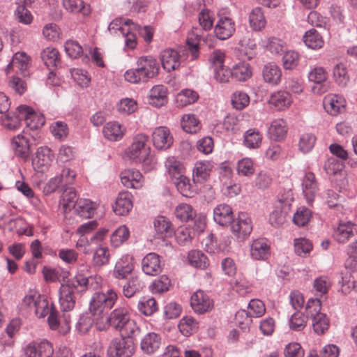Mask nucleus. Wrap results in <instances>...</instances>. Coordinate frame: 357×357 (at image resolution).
Instances as JSON below:
<instances>
[{
  "instance_id": "obj_63",
  "label": "nucleus",
  "mask_w": 357,
  "mask_h": 357,
  "mask_svg": "<svg viewBox=\"0 0 357 357\" xmlns=\"http://www.w3.org/2000/svg\"><path fill=\"white\" fill-rule=\"evenodd\" d=\"M306 324L307 317H305L299 312L294 313L289 320V328L295 331H303L305 328Z\"/></svg>"
},
{
  "instance_id": "obj_1",
  "label": "nucleus",
  "mask_w": 357,
  "mask_h": 357,
  "mask_svg": "<svg viewBox=\"0 0 357 357\" xmlns=\"http://www.w3.org/2000/svg\"><path fill=\"white\" fill-rule=\"evenodd\" d=\"M148 141L149 137L144 134L135 135L127 152L128 157L136 163H141L145 172L151 170L155 165L150 147L147 146Z\"/></svg>"
},
{
  "instance_id": "obj_48",
  "label": "nucleus",
  "mask_w": 357,
  "mask_h": 357,
  "mask_svg": "<svg viewBox=\"0 0 357 357\" xmlns=\"http://www.w3.org/2000/svg\"><path fill=\"white\" fill-rule=\"evenodd\" d=\"M183 130L188 133H197L201 128L199 121L195 114H184L181 120Z\"/></svg>"
},
{
  "instance_id": "obj_62",
  "label": "nucleus",
  "mask_w": 357,
  "mask_h": 357,
  "mask_svg": "<svg viewBox=\"0 0 357 357\" xmlns=\"http://www.w3.org/2000/svg\"><path fill=\"white\" fill-rule=\"evenodd\" d=\"M312 216L311 211L306 207L299 208L293 216V222L298 227H303L310 220Z\"/></svg>"
},
{
  "instance_id": "obj_13",
  "label": "nucleus",
  "mask_w": 357,
  "mask_h": 357,
  "mask_svg": "<svg viewBox=\"0 0 357 357\" xmlns=\"http://www.w3.org/2000/svg\"><path fill=\"white\" fill-rule=\"evenodd\" d=\"M153 146L158 150L165 151L169 149L174 142V138L168 128L165 126L157 127L152 133Z\"/></svg>"
},
{
  "instance_id": "obj_29",
  "label": "nucleus",
  "mask_w": 357,
  "mask_h": 357,
  "mask_svg": "<svg viewBox=\"0 0 357 357\" xmlns=\"http://www.w3.org/2000/svg\"><path fill=\"white\" fill-rule=\"evenodd\" d=\"M355 225L351 221L340 220L337 228L334 229L333 236L339 243H345L354 236Z\"/></svg>"
},
{
  "instance_id": "obj_4",
  "label": "nucleus",
  "mask_w": 357,
  "mask_h": 357,
  "mask_svg": "<svg viewBox=\"0 0 357 357\" xmlns=\"http://www.w3.org/2000/svg\"><path fill=\"white\" fill-rule=\"evenodd\" d=\"M102 280L100 276L91 274L88 265L80 266L75 275L68 280L82 294L89 289L95 290L100 287Z\"/></svg>"
},
{
  "instance_id": "obj_64",
  "label": "nucleus",
  "mask_w": 357,
  "mask_h": 357,
  "mask_svg": "<svg viewBox=\"0 0 357 357\" xmlns=\"http://www.w3.org/2000/svg\"><path fill=\"white\" fill-rule=\"evenodd\" d=\"M266 48L272 54H281L284 52L285 43L276 37H270L266 43Z\"/></svg>"
},
{
  "instance_id": "obj_49",
  "label": "nucleus",
  "mask_w": 357,
  "mask_h": 357,
  "mask_svg": "<svg viewBox=\"0 0 357 357\" xmlns=\"http://www.w3.org/2000/svg\"><path fill=\"white\" fill-rule=\"evenodd\" d=\"M249 22L250 26L255 31H260L264 28L266 21L261 8L256 7L252 10L249 16Z\"/></svg>"
},
{
  "instance_id": "obj_11",
  "label": "nucleus",
  "mask_w": 357,
  "mask_h": 357,
  "mask_svg": "<svg viewBox=\"0 0 357 357\" xmlns=\"http://www.w3.org/2000/svg\"><path fill=\"white\" fill-rule=\"evenodd\" d=\"M24 353L26 357H52L54 349L52 344L46 340L33 341L28 344Z\"/></svg>"
},
{
  "instance_id": "obj_10",
  "label": "nucleus",
  "mask_w": 357,
  "mask_h": 357,
  "mask_svg": "<svg viewBox=\"0 0 357 357\" xmlns=\"http://www.w3.org/2000/svg\"><path fill=\"white\" fill-rule=\"evenodd\" d=\"M310 82H313L314 85L312 90L314 93L323 94L328 91L329 83L327 79V72L323 67H314L308 73Z\"/></svg>"
},
{
  "instance_id": "obj_51",
  "label": "nucleus",
  "mask_w": 357,
  "mask_h": 357,
  "mask_svg": "<svg viewBox=\"0 0 357 357\" xmlns=\"http://www.w3.org/2000/svg\"><path fill=\"white\" fill-rule=\"evenodd\" d=\"M314 332L320 335L328 331L330 326V320L326 314H319L316 317L310 318Z\"/></svg>"
},
{
  "instance_id": "obj_2",
  "label": "nucleus",
  "mask_w": 357,
  "mask_h": 357,
  "mask_svg": "<svg viewBox=\"0 0 357 357\" xmlns=\"http://www.w3.org/2000/svg\"><path fill=\"white\" fill-rule=\"evenodd\" d=\"M111 326L121 333V335L138 337L141 329L134 319L130 317L129 310L126 307L114 310L107 319Z\"/></svg>"
},
{
  "instance_id": "obj_5",
  "label": "nucleus",
  "mask_w": 357,
  "mask_h": 357,
  "mask_svg": "<svg viewBox=\"0 0 357 357\" xmlns=\"http://www.w3.org/2000/svg\"><path fill=\"white\" fill-rule=\"evenodd\" d=\"M137 337L121 335L113 339L107 349L109 357H131L135 350V340Z\"/></svg>"
},
{
  "instance_id": "obj_61",
  "label": "nucleus",
  "mask_w": 357,
  "mask_h": 357,
  "mask_svg": "<svg viewBox=\"0 0 357 357\" xmlns=\"http://www.w3.org/2000/svg\"><path fill=\"white\" fill-rule=\"evenodd\" d=\"M299 54L294 50L285 52L282 56L283 67L286 70H293L297 67L299 63Z\"/></svg>"
},
{
  "instance_id": "obj_24",
  "label": "nucleus",
  "mask_w": 357,
  "mask_h": 357,
  "mask_svg": "<svg viewBox=\"0 0 357 357\" xmlns=\"http://www.w3.org/2000/svg\"><path fill=\"white\" fill-rule=\"evenodd\" d=\"M345 100L339 95L329 94L324 99V107L326 111L333 116H336L344 111Z\"/></svg>"
},
{
  "instance_id": "obj_39",
  "label": "nucleus",
  "mask_w": 357,
  "mask_h": 357,
  "mask_svg": "<svg viewBox=\"0 0 357 357\" xmlns=\"http://www.w3.org/2000/svg\"><path fill=\"white\" fill-rule=\"evenodd\" d=\"M303 42L307 47L312 50L321 49L324 45L323 37L314 29L305 32L303 36Z\"/></svg>"
},
{
  "instance_id": "obj_45",
  "label": "nucleus",
  "mask_w": 357,
  "mask_h": 357,
  "mask_svg": "<svg viewBox=\"0 0 357 357\" xmlns=\"http://www.w3.org/2000/svg\"><path fill=\"white\" fill-rule=\"evenodd\" d=\"M174 215L181 222H188L193 220L196 216V211L191 205L182 203L176 207Z\"/></svg>"
},
{
  "instance_id": "obj_25",
  "label": "nucleus",
  "mask_w": 357,
  "mask_h": 357,
  "mask_svg": "<svg viewBox=\"0 0 357 357\" xmlns=\"http://www.w3.org/2000/svg\"><path fill=\"white\" fill-rule=\"evenodd\" d=\"M162 343L160 334L150 332L144 336L140 342L142 351L146 354H152L158 350Z\"/></svg>"
},
{
  "instance_id": "obj_47",
  "label": "nucleus",
  "mask_w": 357,
  "mask_h": 357,
  "mask_svg": "<svg viewBox=\"0 0 357 357\" xmlns=\"http://www.w3.org/2000/svg\"><path fill=\"white\" fill-rule=\"evenodd\" d=\"M243 144L249 149H257L259 147L261 141L262 135L256 129H249L244 134Z\"/></svg>"
},
{
  "instance_id": "obj_26",
  "label": "nucleus",
  "mask_w": 357,
  "mask_h": 357,
  "mask_svg": "<svg viewBox=\"0 0 357 357\" xmlns=\"http://www.w3.org/2000/svg\"><path fill=\"white\" fill-rule=\"evenodd\" d=\"M132 197L128 192H120L113 206L114 212L118 215H126L133 206Z\"/></svg>"
},
{
  "instance_id": "obj_17",
  "label": "nucleus",
  "mask_w": 357,
  "mask_h": 357,
  "mask_svg": "<svg viewBox=\"0 0 357 357\" xmlns=\"http://www.w3.org/2000/svg\"><path fill=\"white\" fill-rule=\"evenodd\" d=\"M250 256L254 260L266 261L271 256V245L267 238H259L250 245Z\"/></svg>"
},
{
  "instance_id": "obj_56",
  "label": "nucleus",
  "mask_w": 357,
  "mask_h": 357,
  "mask_svg": "<svg viewBox=\"0 0 357 357\" xmlns=\"http://www.w3.org/2000/svg\"><path fill=\"white\" fill-rule=\"evenodd\" d=\"M110 253L107 248L100 247L96 249L93 257V264L96 267H101L109 261Z\"/></svg>"
},
{
  "instance_id": "obj_22",
  "label": "nucleus",
  "mask_w": 357,
  "mask_h": 357,
  "mask_svg": "<svg viewBox=\"0 0 357 357\" xmlns=\"http://www.w3.org/2000/svg\"><path fill=\"white\" fill-rule=\"evenodd\" d=\"M162 68L167 72H171L179 68L181 65L180 55L173 49H165L160 55Z\"/></svg>"
},
{
  "instance_id": "obj_41",
  "label": "nucleus",
  "mask_w": 357,
  "mask_h": 357,
  "mask_svg": "<svg viewBox=\"0 0 357 357\" xmlns=\"http://www.w3.org/2000/svg\"><path fill=\"white\" fill-rule=\"evenodd\" d=\"M287 129L286 123L283 119L274 120L268 129L271 137L276 141L283 139L287 135Z\"/></svg>"
},
{
  "instance_id": "obj_57",
  "label": "nucleus",
  "mask_w": 357,
  "mask_h": 357,
  "mask_svg": "<svg viewBox=\"0 0 357 357\" xmlns=\"http://www.w3.org/2000/svg\"><path fill=\"white\" fill-rule=\"evenodd\" d=\"M36 304L33 311L38 318L45 317L52 311V304L50 305L47 299L40 294Z\"/></svg>"
},
{
  "instance_id": "obj_50",
  "label": "nucleus",
  "mask_w": 357,
  "mask_h": 357,
  "mask_svg": "<svg viewBox=\"0 0 357 357\" xmlns=\"http://www.w3.org/2000/svg\"><path fill=\"white\" fill-rule=\"evenodd\" d=\"M199 98L198 93L192 89H183L176 97L178 107H184L195 102Z\"/></svg>"
},
{
  "instance_id": "obj_6",
  "label": "nucleus",
  "mask_w": 357,
  "mask_h": 357,
  "mask_svg": "<svg viewBox=\"0 0 357 357\" xmlns=\"http://www.w3.org/2000/svg\"><path fill=\"white\" fill-rule=\"evenodd\" d=\"M82 295L73 283L66 280L61 284L59 289V302L61 310L64 312L72 310L75 307L77 298Z\"/></svg>"
},
{
  "instance_id": "obj_23",
  "label": "nucleus",
  "mask_w": 357,
  "mask_h": 357,
  "mask_svg": "<svg viewBox=\"0 0 357 357\" xmlns=\"http://www.w3.org/2000/svg\"><path fill=\"white\" fill-rule=\"evenodd\" d=\"M234 219L232 208L228 204H221L213 209V220L219 225H230Z\"/></svg>"
},
{
  "instance_id": "obj_21",
  "label": "nucleus",
  "mask_w": 357,
  "mask_h": 357,
  "mask_svg": "<svg viewBox=\"0 0 357 357\" xmlns=\"http://www.w3.org/2000/svg\"><path fill=\"white\" fill-rule=\"evenodd\" d=\"M302 190L308 204H312L318 191V183L314 174L308 172L305 174L302 180Z\"/></svg>"
},
{
  "instance_id": "obj_32",
  "label": "nucleus",
  "mask_w": 357,
  "mask_h": 357,
  "mask_svg": "<svg viewBox=\"0 0 357 357\" xmlns=\"http://www.w3.org/2000/svg\"><path fill=\"white\" fill-rule=\"evenodd\" d=\"M153 225L156 233L161 238L170 237L174 233L171 221L165 216L160 215L155 218Z\"/></svg>"
},
{
  "instance_id": "obj_40",
  "label": "nucleus",
  "mask_w": 357,
  "mask_h": 357,
  "mask_svg": "<svg viewBox=\"0 0 357 357\" xmlns=\"http://www.w3.org/2000/svg\"><path fill=\"white\" fill-rule=\"evenodd\" d=\"M137 308L140 313L148 317L157 312L158 306L153 297L143 296L138 303Z\"/></svg>"
},
{
  "instance_id": "obj_34",
  "label": "nucleus",
  "mask_w": 357,
  "mask_h": 357,
  "mask_svg": "<svg viewBox=\"0 0 357 357\" xmlns=\"http://www.w3.org/2000/svg\"><path fill=\"white\" fill-rule=\"evenodd\" d=\"M63 6L67 11L75 14L80 13L83 17L91 13L90 6L83 0H63Z\"/></svg>"
},
{
  "instance_id": "obj_20",
  "label": "nucleus",
  "mask_w": 357,
  "mask_h": 357,
  "mask_svg": "<svg viewBox=\"0 0 357 357\" xmlns=\"http://www.w3.org/2000/svg\"><path fill=\"white\" fill-rule=\"evenodd\" d=\"M236 31L234 21L228 17H220L214 27L215 36L222 40L229 38Z\"/></svg>"
},
{
  "instance_id": "obj_44",
  "label": "nucleus",
  "mask_w": 357,
  "mask_h": 357,
  "mask_svg": "<svg viewBox=\"0 0 357 357\" xmlns=\"http://www.w3.org/2000/svg\"><path fill=\"white\" fill-rule=\"evenodd\" d=\"M188 258L190 264L195 268L205 269L209 265L208 257L200 250H191Z\"/></svg>"
},
{
  "instance_id": "obj_33",
  "label": "nucleus",
  "mask_w": 357,
  "mask_h": 357,
  "mask_svg": "<svg viewBox=\"0 0 357 357\" xmlns=\"http://www.w3.org/2000/svg\"><path fill=\"white\" fill-rule=\"evenodd\" d=\"M211 171V165L208 161L197 162L192 172L193 181L195 183H203L206 181Z\"/></svg>"
},
{
  "instance_id": "obj_9",
  "label": "nucleus",
  "mask_w": 357,
  "mask_h": 357,
  "mask_svg": "<svg viewBox=\"0 0 357 357\" xmlns=\"http://www.w3.org/2000/svg\"><path fill=\"white\" fill-rule=\"evenodd\" d=\"M232 233L240 240L245 239L252 231V223L247 213L241 212L231 225Z\"/></svg>"
},
{
  "instance_id": "obj_30",
  "label": "nucleus",
  "mask_w": 357,
  "mask_h": 357,
  "mask_svg": "<svg viewBox=\"0 0 357 357\" xmlns=\"http://www.w3.org/2000/svg\"><path fill=\"white\" fill-rule=\"evenodd\" d=\"M149 102L156 107H160L167 102V89L164 85L154 86L150 91Z\"/></svg>"
},
{
  "instance_id": "obj_8",
  "label": "nucleus",
  "mask_w": 357,
  "mask_h": 357,
  "mask_svg": "<svg viewBox=\"0 0 357 357\" xmlns=\"http://www.w3.org/2000/svg\"><path fill=\"white\" fill-rule=\"evenodd\" d=\"M15 114L20 122L24 121L31 130L38 129L44 125L43 118H38L34 110L27 105H21L17 107Z\"/></svg>"
},
{
  "instance_id": "obj_55",
  "label": "nucleus",
  "mask_w": 357,
  "mask_h": 357,
  "mask_svg": "<svg viewBox=\"0 0 357 357\" xmlns=\"http://www.w3.org/2000/svg\"><path fill=\"white\" fill-rule=\"evenodd\" d=\"M214 20V14L209 9L204 8L199 13V24L204 31H209L212 29Z\"/></svg>"
},
{
  "instance_id": "obj_36",
  "label": "nucleus",
  "mask_w": 357,
  "mask_h": 357,
  "mask_svg": "<svg viewBox=\"0 0 357 357\" xmlns=\"http://www.w3.org/2000/svg\"><path fill=\"white\" fill-rule=\"evenodd\" d=\"M262 75L265 82L276 85L280 82L282 72L276 64L269 63L264 66Z\"/></svg>"
},
{
  "instance_id": "obj_18",
  "label": "nucleus",
  "mask_w": 357,
  "mask_h": 357,
  "mask_svg": "<svg viewBox=\"0 0 357 357\" xmlns=\"http://www.w3.org/2000/svg\"><path fill=\"white\" fill-rule=\"evenodd\" d=\"M11 148L15 156L26 161L31 155V148L26 136L19 134L11 139Z\"/></svg>"
},
{
  "instance_id": "obj_59",
  "label": "nucleus",
  "mask_w": 357,
  "mask_h": 357,
  "mask_svg": "<svg viewBox=\"0 0 357 357\" xmlns=\"http://www.w3.org/2000/svg\"><path fill=\"white\" fill-rule=\"evenodd\" d=\"M132 23L131 20H123L122 18H116L112 21L108 26V30L112 34H116L119 32L122 36L125 35L126 31L129 29V26Z\"/></svg>"
},
{
  "instance_id": "obj_28",
  "label": "nucleus",
  "mask_w": 357,
  "mask_h": 357,
  "mask_svg": "<svg viewBox=\"0 0 357 357\" xmlns=\"http://www.w3.org/2000/svg\"><path fill=\"white\" fill-rule=\"evenodd\" d=\"M74 213L82 218H91L97 209V204L89 199H79L74 204Z\"/></svg>"
},
{
  "instance_id": "obj_16",
  "label": "nucleus",
  "mask_w": 357,
  "mask_h": 357,
  "mask_svg": "<svg viewBox=\"0 0 357 357\" xmlns=\"http://www.w3.org/2000/svg\"><path fill=\"white\" fill-rule=\"evenodd\" d=\"M53 158L54 155L50 149L47 146L40 147L32 160L33 169L38 172H45L51 165Z\"/></svg>"
},
{
  "instance_id": "obj_12",
  "label": "nucleus",
  "mask_w": 357,
  "mask_h": 357,
  "mask_svg": "<svg viewBox=\"0 0 357 357\" xmlns=\"http://www.w3.org/2000/svg\"><path fill=\"white\" fill-rule=\"evenodd\" d=\"M164 262L161 257L155 252H149L142 260V271L148 275L155 276L160 274L163 268Z\"/></svg>"
},
{
  "instance_id": "obj_35",
  "label": "nucleus",
  "mask_w": 357,
  "mask_h": 357,
  "mask_svg": "<svg viewBox=\"0 0 357 357\" xmlns=\"http://www.w3.org/2000/svg\"><path fill=\"white\" fill-rule=\"evenodd\" d=\"M13 63L19 73L24 77L29 75V69L31 65V58L24 52H17L13 56Z\"/></svg>"
},
{
  "instance_id": "obj_54",
  "label": "nucleus",
  "mask_w": 357,
  "mask_h": 357,
  "mask_svg": "<svg viewBox=\"0 0 357 357\" xmlns=\"http://www.w3.org/2000/svg\"><path fill=\"white\" fill-rule=\"evenodd\" d=\"M129 236L130 231L126 226L119 227L111 235L110 242L112 246L114 248L119 247L128 238Z\"/></svg>"
},
{
  "instance_id": "obj_43",
  "label": "nucleus",
  "mask_w": 357,
  "mask_h": 357,
  "mask_svg": "<svg viewBox=\"0 0 357 357\" xmlns=\"http://www.w3.org/2000/svg\"><path fill=\"white\" fill-rule=\"evenodd\" d=\"M62 205L65 212L70 211L74 208V204H77V192L74 188L71 186L63 187Z\"/></svg>"
},
{
  "instance_id": "obj_53",
  "label": "nucleus",
  "mask_w": 357,
  "mask_h": 357,
  "mask_svg": "<svg viewBox=\"0 0 357 357\" xmlns=\"http://www.w3.org/2000/svg\"><path fill=\"white\" fill-rule=\"evenodd\" d=\"M178 327L183 335L189 336L197 331L198 323L193 317L186 316L180 320Z\"/></svg>"
},
{
  "instance_id": "obj_37",
  "label": "nucleus",
  "mask_w": 357,
  "mask_h": 357,
  "mask_svg": "<svg viewBox=\"0 0 357 357\" xmlns=\"http://www.w3.org/2000/svg\"><path fill=\"white\" fill-rule=\"evenodd\" d=\"M269 102L278 110H282L289 107L292 102L290 93L286 91H279L271 95Z\"/></svg>"
},
{
  "instance_id": "obj_38",
  "label": "nucleus",
  "mask_w": 357,
  "mask_h": 357,
  "mask_svg": "<svg viewBox=\"0 0 357 357\" xmlns=\"http://www.w3.org/2000/svg\"><path fill=\"white\" fill-rule=\"evenodd\" d=\"M40 57L50 70L56 68L61 64L59 52L55 48L47 47L43 50L40 53Z\"/></svg>"
},
{
  "instance_id": "obj_15",
  "label": "nucleus",
  "mask_w": 357,
  "mask_h": 357,
  "mask_svg": "<svg viewBox=\"0 0 357 357\" xmlns=\"http://www.w3.org/2000/svg\"><path fill=\"white\" fill-rule=\"evenodd\" d=\"M190 305L195 312L202 314L212 310L213 301L204 291L198 290L191 296Z\"/></svg>"
},
{
  "instance_id": "obj_52",
  "label": "nucleus",
  "mask_w": 357,
  "mask_h": 357,
  "mask_svg": "<svg viewBox=\"0 0 357 357\" xmlns=\"http://www.w3.org/2000/svg\"><path fill=\"white\" fill-rule=\"evenodd\" d=\"M165 166L172 182L177 178H181L184 176V167L179 161L174 158L169 159L166 162Z\"/></svg>"
},
{
  "instance_id": "obj_7",
  "label": "nucleus",
  "mask_w": 357,
  "mask_h": 357,
  "mask_svg": "<svg viewBox=\"0 0 357 357\" xmlns=\"http://www.w3.org/2000/svg\"><path fill=\"white\" fill-rule=\"evenodd\" d=\"M82 295L73 283L66 280L61 284L59 289V302L61 310L64 312L72 310L75 307L77 298Z\"/></svg>"
},
{
  "instance_id": "obj_42",
  "label": "nucleus",
  "mask_w": 357,
  "mask_h": 357,
  "mask_svg": "<svg viewBox=\"0 0 357 357\" xmlns=\"http://www.w3.org/2000/svg\"><path fill=\"white\" fill-rule=\"evenodd\" d=\"M333 77L335 82L342 87L346 86L350 80L347 66L343 63H339L334 66Z\"/></svg>"
},
{
  "instance_id": "obj_3",
  "label": "nucleus",
  "mask_w": 357,
  "mask_h": 357,
  "mask_svg": "<svg viewBox=\"0 0 357 357\" xmlns=\"http://www.w3.org/2000/svg\"><path fill=\"white\" fill-rule=\"evenodd\" d=\"M117 298V293L113 289H108L106 293L95 292L89 302L90 313L93 316L102 317L114 306Z\"/></svg>"
},
{
  "instance_id": "obj_27",
  "label": "nucleus",
  "mask_w": 357,
  "mask_h": 357,
  "mask_svg": "<svg viewBox=\"0 0 357 357\" xmlns=\"http://www.w3.org/2000/svg\"><path fill=\"white\" fill-rule=\"evenodd\" d=\"M126 132V128L117 121H109L102 128V134L105 139L111 142L121 140Z\"/></svg>"
},
{
  "instance_id": "obj_14",
  "label": "nucleus",
  "mask_w": 357,
  "mask_h": 357,
  "mask_svg": "<svg viewBox=\"0 0 357 357\" xmlns=\"http://www.w3.org/2000/svg\"><path fill=\"white\" fill-rule=\"evenodd\" d=\"M137 66L147 81L156 77L160 70L159 63L152 56L139 57L137 61Z\"/></svg>"
},
{
  "instance_id": "obj_58",
  "label": "nucleus",
  "mask_w": 357,
  "mask_h": 357,
  "mask_svg": "<svg viewBox=\"0 0 357 357\" xmlns=\"http://www.w3.org/2000/svg\"><path fill=\"white\" fill-rule=\"evenodd\" d=\"M176 185L178 191L184 197H192L193 195V190H192V185L190 183L189 178L185 175L181 176V178H176L173 181Z\"/></svg>"
},
{
  "instance_id": "obj_19",
  "label": "nucleus",
  "mask_w": 357,
  "mask_h": 357,
  "mask_svg": "<svg viewBox=\"0 0 357 357\" xmlns=\"http://www.w3.org/2000/svg\"><path fill=\"white\" fill-rule=\"evenodd\" d=\"M134 269V259L130 255H123L116 262L113 276L119 280L127 279Z\"/></svg>"
},
{
  "instance_id": "obj_31",
  "label": "nucleus",
  "mask_w": 357,
  "mask_h": 357,
  "mask_svg": "<svg viewBox=\"0 0 357 357\" xmlns=\"http://www.w3.org/2000/svg\"><path fill=\"white\" fill-rule=\"evenodd\" d=\"M205 43L204 36L199 34L197 32L192 31L186 39V47L192 59H197L199 56V50L202 43Z\"/></svg>"
},
{
  "instance_id": "obj_46",
  "label": "nucleus",
  "mask_w": 357,
  "mask_h": 357,
  "mask_svg": "<svg viewBox=\"0 0 357 357\" xmlns=\"http://www.w3.org/2000/svg\"><path fill=\"white\" fill-rule=\"evenodd\" d=\"M231 71L233 77L240 82L247 80L252 75L250 66L245 62H239L234 65Z\"/></svg>"
},
{
  "instance_id": "obj_60",
  "label": "nucleus",
  "mask_w": 357,
  "mask_h": 357,
  "mask_svg": "<svg viewBox=\"0 0 357 357\" xmlns=\"http://www.w3.org/2000/svg\"><path fill=\"white\" fill-rule=\"evenodd\" d=\"M239 50L244 53L248 59L253 57V50L256 49V43L254 39L244 36L238 43Z\"/></svg>"
}]
</instances>
